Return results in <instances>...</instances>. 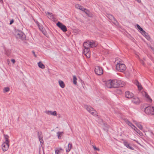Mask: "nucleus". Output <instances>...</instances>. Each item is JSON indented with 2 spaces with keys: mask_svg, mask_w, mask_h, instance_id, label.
<instances>
[{
  "mask_svg": "<svg viewBox=\"0 0 154 154\" xmlns=\"http://www.w3.org/2000/svg\"><path fill=\"white\" fill-rule=\"evenodd\" d=\"M142 94L145 96L147 99V101L151 103L152 100L151 98L149 97V96L148 95V94L145 91H143L142 92Z\"/></svg>",
  "mask_w": 154,
  "mask_h": 154,
  "instance_id": "obj_12",
  "label": "nucleus"
},
{
  "mask_svg": "<svg viewBox=\"0 0 154 154\" xmlns=\"http://www.w3.org/2000/svg\"><path fill=\"white\" fill-rule=\"evenodd\" d=\"M134 83V84L137 86L139 90H141L142 89V87L141 85L139 82L137 80H135Z\"/></svg>",
  "mask_w": 154,
  "mask_h": 154,
  "instance_id": "obj_16",
  "label": "nucleus"
},
{
  "mask_svg": "<svg viewBox=\"0 0 154 154\" xmlns=\"http://www.w3.org/2000/svg\"><path fill=\"white\" fill-rule=\"evenodd\" d=\"M63 133V132L58 131L57 133V136L59 139L61 138L62 134Z\"/></svg>",
  "mask_w": 154,
  "mask_h": 154,
  "instance_id": "obj_26",
  "label": "nucleus"
},
{
  "mask_svg": "<svg viewBox=\"0 0 154 154\" xmlns=\"http://www.w3.org/2000/svg\"><path fill=\"white\" fill-rule=\"evenodd\" d=\"M83 46L84 48L88 47V46H89V45L88 43V40L84 43Z\"/></svg>",
  "mask_w": 154,
  "mask_h": 154,
  "instance_id": "obj_30",
  "label": "nucleus"
},
{
  "mask_svg": "<svg viewBox=\"0 0 154 154\" xmlns=\"http://www.w3.org/2000/svg\"><path fill=\"white\" fill-rule=\"evenodd\" d=\"M57 25L63 32H66L67 31L66 26L60 22L57 23Z\"/></svg>",
  "mask_w": 154,
  "mask_h": 154,
  "instance_id": "obj_7",
  "label": "nucleus"
},
{
  "mask_svg": "<svg viewBox=\"0 0 154 154\" xmlns=\"http://www.w3.org/2000/svg\"><path fill=\"white\" fill-rule=\"evenodd\" d=\"M112 83L113 88L122 87L125 85V83L120 80H114Z\"/></svg>",
  "mask_w": 154,
  "mask_h": 154,
  "instance_id": "obj_1",
  "label": "nucleus"
},
{
  "mask_svg": "<svg viewBox=\"0 0 154 154\" xmlns=\"http://www.w3.org/2000/svg\"><path fill=\"white\" fill-rule=\"evenodd\" d=\"M36 24L37 25H38V27H39V25H39V23L38 22H37H37H36Z\"/></svg>",
  "mask_w": 154,
  "mask_h": 154,
  "instance_id": "obj_47",
  "label": "nucleus"
},
{
  "mask_svg": "<svg viewBox=\"0 0 154 154\" xmlns=\"http://www.w3.org/2000/svg\"><path fill=\"white\" fill-rule=\"evenodd\" d=\"M116 69L120 72L124 71L126 69V66L124 64L118 63L116 65Z\"/></svg>",
  "mask_w": 154,
  "mask_h": 154,
  "instance_id": "obj_4",
  "label": "nucleus"
},
{
  "mask_svg": "<svg viewBox=\"0 0 154 154\" xmlns=\"http://www.w3.org/2000/svg\"><path fill=\"white\" fill-rule=\"evenodd\" d=\"M134 123L136 124V125L141 130H142L143 128V126L142 125H140L139 123L137 122L136 121H134Z\"/></svg>",
  "mask_w": 154,
  "mask_h": 154,
  "instance_id": "obj_21",
  "label": "nucleus"
},
{
  "mask_svg": "<svg viewBox=\"0 0 154 154\" xmlns=\"http://www.w3.org/2000/svg\"><path fill=\"white\" fill-rule=\"evenodd\" d=\"M137 26L138 29H139L140 28V26L138 24H137Z\"/></svg>",
  "mask_w": 154,
  "mask_h": 154,
  "instance_id": "obj_46",
  "label": "nucleus"
},
{
  "mask_svg": "<svg viewBox=\"0 0 154 154\" xmlns=\"http://www.w3.org/2000/svg\"><path fill=\"white\" fill-rule=\"evenodd\" d=\"M38 136L41 145L43 144L44 141L43 139V136L42 132L41 131L38 133Z\"/></svg>",
  "mask_w": 154,
  "mask_h": 154,
  "instance_id": "obj_8",
  "label": "nucleus"
},
{
  "mask_svg": "<svg viewBox=\"0 0 154 154\" xmlns=\"http://www.w3.org/2000/svg\"><path fill=\"white\" fill-rule=\"evenodd\" d=\"M10 90V88L8 87H7L3 89V92L4 93H5L6 92H8Z\"/></svg>",
  "mask_w": 154,
  "mask_h": 154,
  "instance_id": "obj_32",
  "label": "nucleus"
},
{
  "mask_svg": "<svg viewBox=\"0 0 154 154\" xmlns=\"http://www.w3.org/2000/svg\"><path fill=\"white\" fill-rule=\"evenodd\" d=\"M39 67L42 69H44L45 68V65L42 64L41 62H39L38 63Z\"/></svg>",
  "mask_w": 154,
  "mask_h": 154,
  "instance_id": "obj_25",
  "label": "nucleus"
},
{
  "mask_svg": "<svg viewBox=\"0 0 154 154\" xmlns=\"http://www.w3.org/2000/svg\"><path fill=\"white\" fill-rule=\"evenodd\" d=\"M84 107L92 115H94L96 114V112L95 111L91 106H89L87 105H85Z\"/></svg>",
  "mask_w": 154,
  "mask_h": 154,
  "instance_id": "obj_6",
  "label": "nucleus"
},
{
  "mask_svg": "<svg viewBox=\"0 0 154 154\" xmlns=\"http://www.w3.org/2000/svg\"><path fill=\"white\" fill-rule=\"evenodd\" d=\"M104 129H106V128L105 129V128H104Z\"/></svg>",
  "mask_w": 154,
  "mask_h": 154,
  "instance_id": "obj_52",
  "label": "nucleus"
},
{
  "mask_svg": "<svg viewBox=\"0 0 154 154\" xmlns=\"http://www.w3.org/2000/svg\"><path fill=\"white\" fill-rule=\"evenodd\" d=\"M145 37L148 40H149L150 39V37L149 36V35H146V36H145Z\"/></svg>",
  "mask_w": 154,
  "mask_h": 154,
  "instance_id": "obj_39",
  "label": "nucleus"
},
{
  "mask_svg": "<svg viewBox=\"0 0 154 154\" xmlns=\"http://www.w3.org/2000/svg\"><path fill=\"white\" fill-rule=\"evenodd\" d=\"M141 63L143 65H144V63L143 62L142 60L141 61Z\"/></svg>",
  "mask_w": 154,
  "mask_h": 154,
  "instance_id": "obj_48",
  "label": "nucleus"
},
{
  "mask_svg": "<svg viewBox=\"0 0 154 154\" xmlns=\"http://www.w3.org/2000/svg\"><path fill=\"white\" fill-rule=\"evenodd\" d=\"M139 29V30L141 31V32H142L144 30H143V29L140 27V28Z\"/></svg>",
  "mask_w": 154,
  "mask_h": 154,
  "instance_id": "obj_45",
  "label": "nucleus"
},
{
  "mask_svg": "<svg viewBox=\"0 0 154 154\" xmlns=\"http://www.w3.org/2000/svg\"><path fill=\"white\" fill-rule=\"evenodd\" d=\"M90 143L91 144H93V143L92 142H91V141L90 142Z\"/></svg>",
  "mask_w": 154,
  "mask_h": 154,
  "instance_id": "obj_50",
  "label": "nucleus"
},
{
  "mask_svg": "<svg viewBox=\"0 0 154 154\" xmlns=\"http://www.w3.org/2000/svg\"><path fill=\"white\" fill-rule=\"evenodd\" d=\"M14 20L13 19L12 20L10 21L9 24L10 25L12 24L14 22Z\"/></svg>",
  "mask_w": 154,
  "mask_h": 154,
  "instance_id": "obj_42",
  "label": "nucleus"
},
{
  "mask_svg": "<svg viewBox=\"0 0 154 154\" xmlns=\"http://www.w3.org/2000/svg\"><path fill=\"white\" fill-rule=\"evenodd\" d=\"M14 35L17 38L24 40L25 39L26 36L22 31L16 30L14 33Z\"/></svg>",
  "mask_w": 154,
  "mask_h": 154,
  "instance_id": "obj_2",
  "label": "nucleus"
},
{
  "mask_svg": "<svg viewBox=\"0 0 154 154\" xmlns=\"http://www.w3.org/2000/svg\"><path fill=\"white\" fill-rule=\"evenodd\" d=\"M92 146H93V148L95 150H97V151L100 150L98 148H97L95 146L92 145Z\"/></svg>",
  "mask_w": 154,
  "mask_h": 154,
  "instance_id": "obj_37",
  "label": "nucleus"
},
{
  "mask_svg": "<svg viewBox=\"0 0 154 154\" xmlns=\"http://www.w3.org/2000/svg\"><path fill=\"white\" fill-rule=\"evenodd\" d=\"M141 33L144 36H146V35L148 34L144 30L142 32H141Z\"/></svg>",
  "mask_w": 154,
  "mask_h": 154,
  "instance_id": "obj_34",
  "label": "nucleus"
},
{
  "mask_svg": "<svg viewBox=\"0 0 154 154\" xmlns=\"http://www.w3.org/2000/svg\"><path fill=\"white\" fill-rule=\"evenodd\" d=\"M62 150V149L61 148L60 149L55 150V152L56 154H59L60 153V151Z\"/></svg>",
  "mask_w": 154,
  "mask_h": 154,
  "instance_id": "obj_33",
  "label": "nucleus"
},
{
  "mask_svg": "<svg viewBox=\"0 0 154 154\" xmlns=\"http://www.w3.org/2000/svg\"><path fill=\"white\" fill-rule=\"evenodd\" d=\"M145 112L148 115L154 116V107L151 106L146 107L145 109Z\"/></svg>",
  "mask_w": 154,
  "mask_h": 154,
  "instance_id": "obj_3",
  "label": "nucleus"
},
{
  "mask_svg": "<svg viewBox=\"0 0 154 154\" xmlns=\"http://www.w3.org/2000/svg\"><path fill=\"white\" fill-rule=\"evenodd\" d=\"M94 71L96 74L98 75H102L103 73L102 68L99 66H97L95 67Z\"/></svg>",
  "mask_w": 154,
  "mask_h": 154,
  "instance_id": "obj_5",
  "label": "nucleus"
},
{
  "mask_svg": "<svg viewBox=\"0 0 154 154\" xmlns=\"http://www.w3.org/2000/svg\"><path fill=\"white\" fill-rule=\"evenodd\" d=\"M4 137L5 140V143H9V141L8 139L9 137L7 135L4 134Z\"/></svg>",
  "mask_w": 154,
  "mask_h": 154,
  "instance_id": "obj_23",
  "label": "nucleus"
},
{
  "mask_svg": "<svg viewBox=\"0 0 154 154\" xmlns=\"http://www.w3.org/2000/svg\"><path fill=\"white\" fill-rule=\"evenodd\" d=\"M39 28V29L42 30V29H43V26H39V27H38Z\"/></svg>",
  "mask_w": 154,
  "mask_h": 154,
  "instance_id": "obj_41",
  "label": "nucleus"
},
{
  "mask_svg": "<svg viewBox=\"0 0 154 154\" xmlns=\"http://www.w3.org/2000/svg\"><path fill=\"white\" fill-rule=\"evenodd\" d=\"M125 97L128 98H133L134 97V94L129 91H127L125 93Z\"/></svg>",
  "mask_w": 154,
  "mask_h": 154,
  "instance_id": "obj_11",
  "label": "nucleus"
},
{
  "mask_svg": "<svg viewBox=\"0 0 154 154\" xmlns=\"http://www.w3.org/2000/svg\"><path fill=\"white\" fill-rule=\"evenodd\" d=\"M109 17L111 19V20H113V21H114V23H115L117 22L116 21V19L114 18V17L112 15H109Z\"/></svg>",
  "mask_w": 154,
  "mask_h": 154,
  "instance_id": "obj_28",
  "label": "nucleus"
},
{
  "mask_svg": "<svg viewBox=\"0 0 154 154\" xmlns=\"http://www.w3.org/2000/svg\"><path fill=\"white\" fill-rule=\"evenodd\" d=\"M73 83L74 84L76 85L77 83V78L75 75L73 76Z\"/></svg>",
  "mask_w": 154,
  "mask_h": 154,
  "instance_id": "obj_31",
  "label": "nucleus"
},
{
  "mask_svg": "<svg viewBox=\"0 0 154 154\" xmlns=\"http://www.w3.org/2000/svg\"><path fill=\"white\" fill-rule=\"evenodd\" d=\"M1 0L2 1V0Z\"/></svg>",
  "mask_w": 154,
  "mask_h": 154,
  "instance_id": "obj_53",
  "label": "nucleus"
},
{
  "mask_svg": "<svg viewBox=\"0 0 154 154\" xmlns=\"http://www.w3.org/2000/svg\"><path fill=\"white\" fill-rule=\"evenodd\" d=\"M82 6L80 5L79 4H76L75 5V7L76 8L80 9L82 7Z\"/></svg>",
  "mask_w": 154,
  "mask_h": 154,
  "instance_id": "obj_35",
  "label": "nucleus"
},
{
  "mask_svg": "<svg viewBox=\"0 0 154 154\" xmlns=\"http://www.w3.org/2000/svg\"><path fill=\"white\" fill-rule=\"evenodd\" d=\"M11 62L13 63H15V60L14 59H11Z\"/></svg>",
  "mask_w": 154,
  "mask_h": 154,
  "instance_id": "obj_43",
  "label": "nucleus"
},
{
  "mask_svg": "<svg viewBox=\"0 0 154 154\" xmlns=\"http://www.w3.org/2000/svg\"><path fill=\"white\" fill-rule=\"evenodd\" d=\"M72 147V143H69L68 145V148L66 149V152H69L71 149Z\"/></svg>",
  "mask_w": 154,
  "mask_h": 154,
  "instance_id": "obj_24",
  "label": "nucleus"
},
{
  "mask_svg": "<svg viewBox=\"0 0 154 154\" xmlns=\"http://www.w3.org/2000/svg\"><path fill=\"white\" fill-rule=\"evenodd\" d=\"M32 53L33 54H34V56L35 57H36V54H35V52L34 51H32Z\"/></svg>",
  "mask_w": 154,
  "mask_h": 154,
  "instance_id": "obj_44",
  "label": "nucleus"
},
{
  "mask_svg": "<svg viewBox=\"0 0 154 154\" xmlns=\"http://www.w3.org/2000/svg\"><path fill=\"white\" fill-rule=\"evenodd\" d=\"M106 127H107V128H108V126H106Z\"/></svg>",
  "mask_w": 154,
  "mask_h": 154,
  "instance_id": "obj_51",
  "label": "nucleus"
},
{
  "mask_svg": "<svg viewBox=\"0 0 154 154\" xmlns=\"http://www.w3.org/2000/svg\"><path fill=\"white\" fill-rule=\"evenodd\" d=\"M113 80H109L106 83V86L108 88H113V85H112Z\"/></svg>",
  "mask_w": 154,
  "mask_h": 154,
  "instance_id": "obj_14",
  "label": "nucleus"
},
{
  "mask_svg": "<svg viewBox=\"0 0 154 154\" xmlns=\"http://www.w3.org/2000/svg\"><path fill=\"white\" fill-rule=\"evenodd\" d=\"M11 52V50L8 49L5 51V54L7 56H9L10 55Z\"/></svg>",
  "mask_w": 154,
  "mask_h": 154,
  "instance_id": "obj_29",
  "label": "nucleus"
},
{
  "mask_svg": "<svg viewBox=\"0 0 154 154\" xmlns=\"http://www.w3.org/2000/svg\"><path fill=\"white\" fill-rule=\"evenodd\" d=\"M9 143L4 142L2 145L3 150L4 151H6L8 149Z\"/></svg>",
  "mask_w": 154,
  "mask_h": 154,
  "instance_id": "obj_13",
  "label": "nucleus"
},
{
  "mask_svg": "<svg viewBox=\"0 0 154 154\" xmlns=\"http://www.w3.org/2000/svg\"><path fill=\"white\" fill-rule=\"evenodd\" d=\"M85 54L88 58H89L90 57V52H88V53H85Z\"/></svg>",
  "mask_w": 154,
  "mask_h": 154,
  "instance_id": "obj_36",
  "label": "nucleus"
},
{
  "mask_svg": "<svg viewBox=\"0 0 154 154\" xmlns=\"http://www.w3.org/2000/svg\"><path fill=\"white\" fill-rule=\"evenodd\" d=\"M123 143L124 145L127 148L131 150H134V148L130 146V144L128 143L127 141H124Z\"/></svg>",
  "mask_w": 154,
  "mask_h": 154,
  "instance_id": "obj_15",
  "label": "nucleus"
},
{
  "mask_svg": "<svg viewBox=\"0 0 154 154\" xmlns=\"http://www.w3.org/2000/svg\"><path fill=\"white\" fill-rule=\"evenodd\" d=\"M84 12H85V13L87 15H88L89 11L88 10L85 9V11H84Z\"/></svg>",
  "mask_w": 154,
  "mask_h": 154,
  "instance_id": "obj_38",
  "label": "nucleus"
},
{
  "mask_svg": "<svg viewBox=\"0 0 154 154\" xmlns=\"http://www.w3.org/2000/svg\"><path fill=\"white\" fill-rule=\"evenodd\" d=\"M48 15V17L51 19H52L54 18V15L51 13H49L48 12H45Z\"/></svg>",
  "mask_w": 154,
  "mask_h": 154,
  "instance_id": "obj_18",
  "label": "nucleus"
},
{
  "mask_svg": "<svg viewBox=\"0 0 154 154\" xmlns=\"http://www.w3.org/2000/svg\"><path fill=\"white\" fill-rule=\"evenodd\" d=\"M88 43L89 45V46L91 48H93L97 46V43L93 40H88Z\"/></svg>",
  "mask_w": 154,
  "mask_h": 154,
  "instance_id": "obj_9",
  "label": "nucleus"
},
{
  "mask_svg": "<svg viewBox=\"0 0 154 154\" xmlns=\"http://www.w3.org/2000/svg\"><path fill=\"white\" fill-rule=\"evenodd\" d=\"M85 48V50L84 52V54H85V53H88V52H90V49L88 47Z\"/></svg>",
  "mask_w": 154,
  "mask_h": 154,
  "instance_id": "obj_27",
  "label": "nucleus"
},
{
  "mask_svg": "<svg viewBox=\"0 0 154 154\" xmlns=\"http://www.w3.org/2000/svg\"><path fill=\"white\" fill-rule=\"evenodd\" d=\"M80 10H81V11H85V8H84L82 6Z\"/></svg>",
  "mask_w": 154,
  "mask_h": 154,
  "instance_id": "obj_40",
  "label": "nucleus"
},
{
  "mask_svg": "<svg viewBox=\"0 0 154 154\" xmlns=\"http://www.w3.org/2000/svg\"><path fill=\"white\" fill-rule=\"evenodd\" d=\"M45 112L48 115H51L54 116H56L57 112L56 111L52 112L50 111H48Z\"/></svg>",
  "mask_w": 154,
  "mask_h": 154,
  "instance_id": "obj_17",
  "label": "nucleus"
},
{
  "mask_svg": "<svg viewBox=\"0 0 154 154\" xmlns=\"http://www.w3.org/2000/svg\"><path fill=\"white\" fill-rule=\"evenodd\" d=\"M134 130L136 131L138 134L142 136L143 135L142 133L134 125L132 128Z\"/></svg>",
  "mask_w": 154,
  "mask_h": 154,
  "instance_id": "obj_19",
  "label": "nucleus"
},
{
  "mask_svg": "<svg viewBox=\"0 0 154 154\" xmlns=\"http://www.w3.org/2000/svg\"><path fill=\"white\" fill-rule=\"evenodd\" d=\"M125 121L126 123L128 124L129 126L131 127L132 128L134 127V125L130 121H129L128 119H125Z\"/></svg>",
  "mask_w": 154,
  "mask_h": 154,
  "instance_id": "obj_20",
  "label": "nucleus"
},
{
  "mask_svg": "<svg viewBox=\"0 0 154 154\" xmlns=\"http://www.w3.org/2000/svg\"><path fill=\"white\" fill-rule=\"evenodd\" d=\"M59 85L60 87L62 88H63L65 87V84L64 82L61 80H59L58 81Z\"/></svg>",
  "mask_w": 154,
  "mask_h": 154,
  "instance_id": "obj_22",
  "label": "nucleus"
},
{
  "mask_svg": "<svg viewBox=\"0 0 154 154\" xmlns=\"http://www.w3.org/2000/svg\"><path fill=\"white\" fill-rule=\"evenodd\" d=\"M60 115H59L58 117H60Z\"/></svg>",
  "mask_w": 154,
  "mask_h": 154,
  "instance_id": "obj_49",
  "label": "nucleus"
},
{
  "mask_svg": "<svg viewBox=\"0 0 154 154\" xmlns=\"http://www.w3.org/2000/svg\"><path fill=\"white\" fill-rule=\"evenodd\" d=\"M132 101L136 104H138L140 103V100L137 97H134L132 99Z\"/></svg>",
  "mask_w": 154,
  "mask_h": 154,
  "instance_id": "obj_10",
  "label": "nucleus"
}]
</instances>
